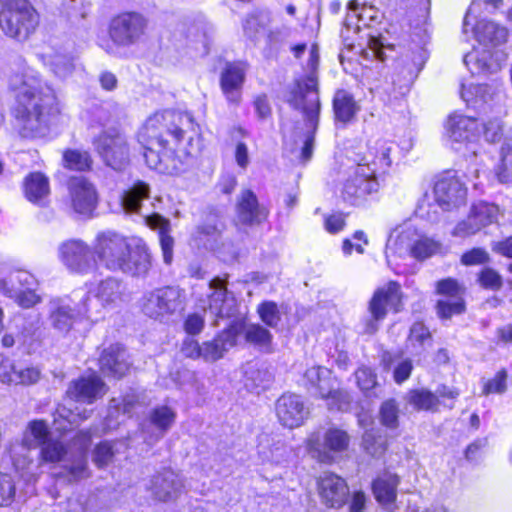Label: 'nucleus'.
Here are the masks:
<instances>
[{"label": "nucleus", "mask_w": 512, "mask_h": 512, "mask_svg": "<svg viewBox=\"0 0 512 512\" xmlns=\"http://www.w3.org/2000/svg\"><path fill=\"white\" fill-rule=\"evenodd\" d=\"M149 168L163 174L177 173L181 164L202 148L199 127L184 112L165 110L150 116L138 134Z\"/></svg>", "instance_id": "1"}, {"label": "nucleus", "mask_w": 512, "mask_h": 512, "mask_svg": "<svg viewBox=\"0 0 512 512\" xmlns=\"http://www.w3.org/2000/svg\"><path fill=\"white\" fill-rule=\"evenodd\" d=\"M7 84L15 100L12 114L20 135H44L51 119L61 112L55 90L23 59L10 68Z\"/></svg>", "instance_id": "2"}, {"label": "nucleus", "mask_w": 512, "mask_h": 512, "mask_svg": "<svg viewBox=\"0 0 512 512\" xmlns=\"http://www.w3.org/2000/svg\"><path fill=\"white\" fill-rule=\"evenodd\" d=\"M94 253L107 269L132 276H143L151 267V256L142 240L129 241L113 231L97 234Z\"/></svg>", "instance_id": "3"}, {"label": "nucleus", "mask_w": 512, "mask_h": 512, "mask_svg": "<svg viewBox=\"0 0 512 512\" xmlns=\"http://www.w3.org/2000/svg\"><path fill=\"white\" fill-rule=\"evenodd\" d=\"M393 143L377 140L369 145L368 152L360 159L343 184L342 197L352 205L361 204L368 195L379 189L377 173L385 172L392 161Z\"/></svg>", "instance_id": "4"}, {"label": "nucleus", "mask_w": 512, "mask_h": 512, "mask_svg": "<svg viewBox=\"0 0 512 512\" xmlns=\"http://www.w3.org/2000/svg\"><path fill=\"white\" fill-rule=\"evenodd\" d=\"M319 62L318 47L313 45L310 50L308 66L311 74L305 79L298 81L288 99L289 104L301 110L305 120L308 133L301 148L300 158L303 162L311 159L314 147V133L317 130L320 115V99L318 94L317 78L314 75Z\"/></svg>", "instance_id": "5"}, {"label": "nucleus", "mask_w": 512, "mask_h": 512, "mask_svg": "<svg viewBox=\"0 0 512 512\" xmlns=\"http://www.w3.org/2000/svg\"><path fill=\"white\" fill-rule=\"evenodd\" d=\"M0 29L3 34L19 43L35 34L40 16L29 0H0Z\"/></svg>", "instance_id": "6"}, {"label": "nucleus", "mask_w": 512, "mask_h": 512, "mask_svg": "<svg viewBox=\"0 0 512 512\" xmlns=\"http://www.w3.org/2000/svg\"><path fill=\"white\" fill-rule=\"evenodd\" d=\"M38 286L37 278L25 269L11 266L1 270L0 293L24 309H30L42 301L36 292Z\"/></svg>", "instance_id": "7"}, {"label": "nucleus", "mask_w": 512, "mask_h": 512, "mask_svg": "<svg viewBox=\"0 0 512 512\" xmlns=\"http://www.w3.org/2000/svg\"><path fill=\"white\" fill-rule=\"evenodd\" d=\"M146 27L147 21L139 13L126 12L115 16L110 21L108 29L112 45H108L106 51L118 55L119 48L136 45L143 38Z\"/></svg>", "instance_id": "8"}, {"label": "nucleus", "mask_w": 512, "mask_h": 512, "mask_svg": "<svg viewBox=\"0 0 512 512\" xmlns=\"http://www.w3.org/2000/svg\"><path fill=\"white\" fill-rule=\"evenodd\" d=\"M87 296L82 303H75L68 297H56L47 303V322L57 333L65 335L73 327L74 323L87 316L90 309L87 305Z\"/></svg>", "instance_id": "9"}, {"label": "nucleus", "mask_w": 512, "mask_h": 512, "mask_svg": "<svg viewBox=\"0 0 512 512\" xmlns=\"http://www.w3.org/2000/svg\"><path fill=\"white\" fill-rule=\"evenodd\" d=\"M349 444V434L334 427L327 429L322 437L319 433H312L306 441L308 452L323 463L333 462L338 455L348 449Z\"/></svg>", "instance_id": "10"}, {"label": "nucleus", "mask_w": 512, "mask_h": 512, "mask_svg": "<svg viewBox=\"0 0 512 512\" xmlns=\"http://www.w3.org/2000/svg\"><path fill=\"white\" fill-rule=\"evenodd\" d=\"M401 298L400 285L397 282L390 281L385 286L378 288L369 301L370 318L365 321L364 332L375 333L379 328V322L386 317L388 310L398 312Z\"/></svg>", "instance_id": "11"}, {"label": "nucleus", "mask_w": 512, "mask_h": 512, "mask_svg": "<svg viewBox=\"0 0 512 512\" xmlns=\"http://www.w3.org/2000/svg\"><path fill=\"white\" fill-rule=\"evenodd\" d=\"M185 303V291L176 286H168L145 295L142 309L147 316L157 319L183 310Z\"/></svg>", "instance_id": "12"}, {"label": "nucleus", "mask_w": 512, "mask_h": 512, "mask_svg": "<svg viewBox=\"0 0 512 512\" xmlns=\"http://www.w3.org/2000/svg\"><path fill=\"white\" fill-rule=\"evenodd\" d=\"M446 132L451 147L466 155V151L473 156L477 154L476 141L479 138V124L475 118L464 115H452L446 123Z\"/></svg>", "instance_id": "13"}, {"label": "nucleus", "mask_w": 512, "mask_h": 512, "mask_svg": "<svg viewBox=\"0 0 512 512\" xmlns=\"http://www.w3.org/2000/svg\"><path fill=\"white\" fill-rule=\"evenodd\" d=\"M58 254L60 261L72 273L87 274L96 267L91 248L82 240L71 239L61 243Z\"/></svg>", "instance_id": "14"}, {"label": "nucleus", "mask_w": 512, "mask_h": 512, "mask_svg": "<svg viewBox=\"0 0 512 512\" xmlns=\"http://www.w3.org/2000/svg\"><path fill=\"white\" fill-rule=\"evenodd\" d=\"M94 146L113 169L120 170L129 162L130 149L126 137L115 130L100 134L94 140Z\"/></svg>", "instance_id": "15"}, {"label": "nucleus", "mask_w": 512, "mask_h": 512, "mask_svg": "<svg viewBox=\"0 0 512 512\" xmlns=\"http://www.w3.org/2000/svg\"><path fill=\"white\" fill-rule=\"evenodd\" d=\"M499 208L487 202H479L471 207L467 219L459 222L453 230L454 236L467 237L474 235L482 228L497 221Z\"/></svg>", "instance_id": "16"}, {"label": "nucleus", "mask_w": 512, "mask_h": 512, "mask_svg": "<svg viewBox=\"0 0 512 512\" xmlns=\"http://www.w3.org/2000/svg\"><path fill=\"white\" fill-rule=\"evenodd\" d=\"M420 234L411 224H405L395 229L389 236L386 243V251H391L400 256L403 255H423L418 251L419 245H426V248L432 249L434 246L430 242L421 241L417 244Z\"/></svg>", "instance_id": "17"}, {"label": "nucleus", "mask_w": 512, "mask_h": 512, "mask_svg": "<svg viewBox=\"0 0 512 512\" xmlns=\"http://www.w3.org/2000/svg\"><path fill=\"white\" fill-rule=\"evenodd\" d=\"M464 290V287L452 278H447L437 283L438 293L445 297V299H441L437 303L438 315L441 318L448 319L464 311Z\"/></svg>", "instance_id": "18"}, {"label": "nucleus", "mask_w": 512, "mask_h": 512, "mask_svg": "<svg viewBox=\"0 0 512 512\" xmlns=\"http://www.w3.org/2000/svg\"><path fill=\"white\" fill-rule=\"evenodd\" d=\"M275 412L280 424L289 429L301 426L309 414L301 397L295 394H283L275 403Z\"/></svg>", "instance_id": "19"}, {"label": "nucleus", "mask_w": 512, "mask_h": 512, "mask_svg": "<svg viewBox=\"0 0 512 512\" xmlns=\"http://www.w3.org/2000/svg\"><path fill=\"white\" fill-rule=\"evenodd\" d=\"M71 206L76 213L90 215L97 205L94 185L83 176L72 177L68 183Z\"/></svg>", "instance_id": "20"}, {"label": "nucleus", "mask_w": 512, "mask_h": 512, "mask_svg": "<svg viewBox=\"0 0 512 512\" xmlns=\"http://www.w3.org/2000/svg\"><path fill=\"white\" fill-rule=\"evenodd\" d=\"M434 195L442 209L451 210L465 204L467 189L457 177L444 176L436 181Z\"/></svg>", "instance_id": "21"}, {"label": "nucleus", "mask_w": 512, "mask_h": 512, "mask_svg": "<svg viewBox=\"0 0 512 512\" xmlns=\"http://www.w3.org/2000/svg\"><path fill=\"white\" fill-rule=\"evenodd\" d=\"M184 488L182 478L172 470L157 473L150 480L148 490L153 497L162 502L176 500Z\"/></svg>", "instance_id": "22"}, {"label": "nucleus", "mask_w": 512, "mask_h": 512, "mask_svg": "<svg viewBox=\"0 0 512 512\" xmlns=\"http://www.w3.org/2000/svg\"><path fill=\"white\" fill-rule=\"evenodd\" d=\"M107 391L103 380L91 374L87 377H81L70 383L67 389V395L78 402L92 404L99 398H102Z\"/></svg>", "instance_id": "23"}, {"label": "nucleus", "mask_w": 512, "mask_h": 512, "mask_svg": "<svg viewBox=\"0 0 512 512\" xmlns=\"http://www.w3.org/2000/svg\"><path fill=\"white\" fill-rule=\"evenodd\" d=\"M227 282L220 277L213 278L209 283L212 293L209 295L208 310L217 318L232 316L236 311V300L227 291Z\"/></svg>", "instance_id": "24"}, {"label": "nucleus", "mask_w": 512, "mask_h": 512, "mask_svg": "<svg viewBox=\"0 0 512 512\" xmlns=\"http://www.w3.org/2000/svg\"><path fill=\"white\" fill-rule=\"evenodd\" d=\"M241 326L238 324H230L213 340L206 341L202 344V359L208 362H214L222 358L224 354L237 344L240 335Z\"/></svg>", "instance_id": "25"}, {"label": "nucleus", "mask_w": 512, "mask_h": 512, "mask_svg": "<svg viewBox=\"0 0 512 512\" xmlns=\"http://www.w3.org/2000/svg\"><path fill=\"white\" fill-rule=\"evenodd\" d=\"M318 488L321 499L329 507L339 508L347 500L348 487L336 474L324 473L318 481Z\"/></svg>", "instance_id": "26"}, {"label": "nucleus", "mask_w": 512, "mask_h": 512, "mask_svg": "<svg viewBox=\"0 0 512 512\" xmlns=\"http://www.w3.org/2000/svg\"><path fill=\"white\" fill-rule=\"evenodd\" d=\"M237 220L244 225H259L267 219L268 210L259 204L251 190L241 192L236 206Z\"/></svg>", "instance_id": "27"}, {"label": "nucleus", "mask_w": 512, "mask_h": 512, "mask_svg": "<svg viewBox=\"0 0 512 512\" xmlns=\"http://www.w3.org/2000/svg\"><path fill=\"white\" fill-rule=\"evenodd\" d=\"M99 365L105 376L114 378L123 377L130 368L126 350L119 344L111 345L103 350Z\"/></svg>", "instance_id": "28"}, {"label": "nucleus", "mask_w": 512, "mask_h": 512, "mask_svg": "<svg viewBox=\"0 0 512 512\" xmlns=\"http://www.w3.org/2000/svg\"><path fill=\"white\" fill-rule=\"evenodd\" d=\"M89 293H92L103 307L115 308L125 301L126 287L118 279L109 277L99 282Z\"/></svg>", "instance_id": "29"}, {"label": "nucleus", "mask_w": 512, "mask_h": 512, "mask_svg": "<svg viewBox=\"0 0 512 512\" xmlns=\"http://www.w3.org/2000/svg\"><path fill=\"white\" fill-rule=\"evenodd\" d=\"M464 64L473 75H488L500 69V63L486 48H475L464 56Z\"/></svg>", "instance_id": "30"}, {"label": "nucleus", "mask_w": 512, "mask_h": 512, "mask_svg": "<svg viewBox=\"0 0 512 512\" xmlns=\"http://www.w3.org/2000/svg\"><path fill=\"white\" fill-rule=\"evenodd\" d=\"M90 442L91 435L88 431H81L75 437L74 444L78 446L79 452L70 464L65 466L70 480L76 481L89 476L86 451Z\"/></svg>", "instance_id": "31"}, {"label": "nucleus", "mask_w": 512, "mask_h": 512, "mask_svg": "<svg viewBox=\"0 0 512 512\" xmlns=\"http://www.w3.org/2000/svg\"><path fill=\"white\" fill-rule=\"evenodd\" d=\"M246 65L241 62L229 63L221 74V87L231 102H238L239 93L245 79Z\"/></svg>", "instance_id": "32"}, {"label": "nucleus", "mask_w": 512, "mask_h": 512, "mask_svg": "<svg viewBox=\"0 0 512 512\" xmlns=\"http://www.w3.org/2000/svg\"><path fill=\"white\" fill-rule=\"evenodd\" d=\"M145 222L151 229L158 231L163 260L166 264H171L173 261L174 239L170 235L169 220L154 213L146 216Z\"/></svg>", "instance_id": "33"}, {"label": "nucleus", "mask_w": 512, "mask_h": 512, "mask_svg": "<svg viewBox=\"0 0 512 512\" xmlns=\"http://www.w3.org/2000/svg\"><path fill=\"white\" fill-rule=\"evenodd\" d=\"M40 317L35 313H17L9 324V330L16 333L17 341L28 344L39 329Z\"/></svg>", "instance_id": "34"}, {"label": "nucleus", "mask_w": 512, "mask_h": 512, "mask_svg": "<svg viewBox=\"0 0 512 512\" xmlns=\"http://www.w3.org/2000/svg\"><path fill=\"white\" fill-rule=\"evenodd\" d=\"M461 98L467 103L478 101L489 102L501 97L503 88L501 85L473 84L461 85Z\"/></svg>", "instance_id": "35"}, {"label": "nucleus", "mask_w": 512, "mask_h": 512, "mask_svg": "<svg viewBox=\"0 0 512 512\" xmlns=\"http://www.w3.org/2000/svg\"><path fill=\"white\" fill-rule=\"evenodd\" d=\"M475 36L484 46H497L506 41L507 30L495 22L480 20L475 27Z\"/></svg>", "instance_id": "36"}, {"label": "nucleus", "mask_w": 512, "mask_h": 512, "mask_svg": "<svg viewBox=\"0 0 512 512\" xmlns=\"http://www.w3.org/2000/svg\"><path fill=\"white\" fill-rule=\"evenodd\" d=\"M399 478L396 474L384 473L374 480L372 484L373 494L376 500L383 504H392L396 499V489Z\"/></svg>", "instance_id": "37"}, {"label": "nucleus", "mask_w": 512, "mask_h": 512, "mask_svg": "<svg viewBox=\"0 0 512 512\" xmlns=\"http://www.w3.org/2000/svg\"><path fill=\"white\" fill-rule=\"evenodd\" d=\"M271 22L270 14L256 11L246 16L243 21V33L251 41L256 42L262 37Z\"/></svg>", "instance_id": "38"}, {"label": "nucleus", "mask_w": 512, "mask_h": 512, "mask_svg": "<svg viewBox=\"0 0 512 512\" xmlns=\"http://www.w3.org/2000/svg\"><path fill=\"white\" fill-rule=\"evenodd\" d=\"M26 198L33 203H41L49 195L48 179L40 172L29 174L24 182Z\"/></svg>", "instance_id": "39"}, {"label": "nucleus", "mask_w": 512, "mask_h": 512, "mask_svg": "<svg viewBox=\"0 0 512 512\" xmlns=\"http://www.w3.org/2000/svg\"><path fill=\"white\" fill-rule=\"evenodd\" d=\"M245 386L250 390L266 389L273 381L272 372L257 363H249L244 370Z\"/></svg>", "instance_id": "40"}, {"label": "nucleus", "mask_w": 512, "mask_h": 512, "mask_svg": "<svg viewBox=\"0 0 512 512\" xmlns=\"http://www.w3.org/2000/svg\"><path fill=\"white\" fill-rule=\"evenodd\" d=\"M333 109L335 118L346 123L355 116L359 108L351 94L345 90H339L333 99Z\"/></svg>", "instance_id": "41"}, {"label": "nucleus", "mask_w": 512, "mask_h": 512, "mask_svg": "<svg viewBox=\"0 0 512 512\" xmlns=\"http://www.w3.org/2000/svg\"><path fill=\"white\" fill-rule=\"evenodd\" d=\"M241 326V333H244L245 340L259 348L268 350L272 343V334L269 330L259 324L243 325L239 322H233Z\"/></svg>", "instance_id": "42"}, {"label": "nucleus", "mask_w": 512, "mask_h": 512, "mask_svg": "<svg viewBox=\"0 0 512 512\" xmlns=\"http://www.w3.org/2000/svg\"><path fill=\"white\" fill-rule=\"evenodd\" d=\"M176 414L168 406H159L154 408L149 414V423L155 427L157 433L154 435V440H158L165 432L170 429L175 421Z\"/></svg>", "instance_id": "43"}, {"label": "nucleus", "mask_w": 512, "mask_h": 512, "mask_svg": "<svg viewBox=\"0 0 512 512\" xmlns=\"http://www.w3.org/2000/svg\"><path fill=\"white\" fill-rule=\"evenodd\" d=\"M149 194V186L142 181H138L124 192L122 196V206L126 212H138L141 207V202L147 199Z\"/></svg>", "instance_id": "44"}, {"label": "nucleus", "mask_w": 512, "mask_h": 512, "mask_svg": "<svg viewBox=\"0 0 512 512\" xmlns=\"http://www.w3.org/2000/svg\"><path fill=\"white\" fill-rule=\"evenodd\" d=\"M407 401L416 410H435L439 404L436 394L426 389H415L407 394Z\"/></svg>", "instance_id": "45"}, {"label": "nucleus", "mask_w": 512, "mask_h": 512, "mask_svg": "<svg viewBox=\"0 0 512 512\" xmlns=\"http://www.w3.org/2000/svg\"><path fill=\"white\" fill-rule=\"evenodd\" d=\"M45 65L58 78L64 79L70 76L74 70V64L66 55L53 54L45 56Z\"/></svg>", "instance_id": "46"}, {"label": "nucleus", "mask_w": 512, "mask_h": 512, "mask_svg": "<svg viewBox=\"0 0 512 512\" xmlns=\"http://www.w3.org/2000/svg\"><path fill=\"white\" fill-rule=\"evenodd\" d=\"M321 398L327 401V406L330 410L346 411L348 410L351 402L349 393L345 390H329L321 391Z\"/></svg>", "instance_id": "47"}, {"label": "nucleus", "mask_w": 512, "mask_h": 512, "mask_svg": "<svg viewBox=\"0 0 512 512\" xmlns=\"http://www.w3.org/2000/svg\"><path fill=\"white\" fill-rule=\"evenodd\" d=\"M64 166L76 171H84L91 168L92 160L87 152L67 150L63 154Z\"/></svg>", "instance_id": "48"}, {"label": "nucleus", "mask_w": 512, "mask_h": 512, "mask_svg": "<svg viewBox=\"0 0 512 512\" xmlns=\"http://www.w3.org/2000/svg\"><path fill=\"white\" fill-rule=\"evenodd\" d=\"M431 334L429 330L422 323H414L410 328L408 337V345L411 346L416 353L419 349L424 347L426 343H430Z\"/></svg>", "instance_id": "49"}, {"label": "nucleus", "mask_w": 512, "mask_h": 512, "mask_svg": "<svg viewBox=\"0 0 512 512\" xmlns=\"http://www.w3.org/2000/svg\"><path fill=\"white\" fill-rule=\"evenodd\" d=\"M261 320L269 327H276L281 320L278 306L275 302L265 301L257 309Z\"/></svg>", "instance_id": "50"}, {"label": "nucleus", "mask_w": 512, "mask_h": 512, "mask_svg": "<svg viewBox=\"0 0 512 512\" xmlns=\"http://www.w3.org/2000/svg\"><path fill=\"white\" fill-rule=\"evenodd\" d=\"M113 457V446L108 441L99 443L92 453V461L98 468H104L109 465Z\"/></svg>", "instance_id": "51"}, {"label": "nucleus", "mask_w": 512, "mask_h": 512, "mask_svg": "<svg viewBox=\"0 0 512 512\" xmlns=\"http://www.w3.org/2000/svg\"><path fill=\"white\" fill-rule=\"evenodd\" d=\"M362 445L365 451L373 457H379L386 451L385 441L381 437H376L373 431L364 433Z\"/></svg>", "instance_id": "52"}, {"label": "nucleus", "mask_w": 512, "mask_h": 512, "mask_svg": "<svg viewBox=\"0 0 512 512\" xmlns=\"http://www.w3.org/2000/svg\"><path fill=\"white\" fill-rule=\"evenodd\" d=\"M399 408L397 403L389 399L381 405L380 419L383 425L395 428L398 425Z\"/></svg>", "instance_id": "53"}, {"label": "nucleus", "mask_w": 512, "mask_h": 512, "mask_svg": "<svg viewBox=\"0 0 512 512\" xmlns=\"http://www.w3.org/2000/svg\"><path fill=\"white\" fill-rule=\"evenodd\" d=\"M65 453L62 443L54 440H48L41 448L42 459L46 462L60 461Z\"/></svg>", "instance_id": "54"}, {"label": "nucleus", "mask_w": 512, "mask_h": 512, "mask_svg": "<svg viewBox=\"0 0 512 512\" xmlns=\"http://www.w3.org/2000/svg\"><path fill=\"white\" fill-rule=\"evenodd\" d=\"M16 493L15 483L8 474L0 473V506L9 505Z\"/></svg>", "instance_id": "55"}, {"label": "nucleus", "mask_w": 512, "mask_h": 512, "mask_svg": "<svg viewBox=\"0 0 512 512\" xmlns=\"http://www.w3.org/2000/svg\"><path fill=\"white\" fill-rule=\"evenodd\" d=\"M358 387L365 393L377 386V376L368 367H361L355 372Z\"/></svg>", "instance_id": "56"}, {"label": "nucleus", "mask_w": 512, "mask_h": 512, "mask_svg": "<svg viewBox=\"0 0 512 512\" xmlns=\"http://www.w3.org/2000/svg\"><path fill=\"white\" fill-rule=\"evenodd\" d=\"M507 371L505 369L497 372L493 379L488 380L483 387V394L488 395L491 393L502 394L507 389Z\"/></svg>", "instance_id": "57"}, {"label": "nucleus", "mask_w": 512, "mask_h": 512, "mask_svg": "<svg viewBox=\"0 0 512 512\" xmlns=\"http://www.w3.org/2000/svg\"><path fill=\"white\" fill-rule=\"evenodd\" d=\"M329 374V371L322 367H311L306 370L304 377L307 381L315 388L318 389L319 395L321 396V391L325 392L327 388L324 386L326 382V375Z\"/></svg>", "instance_id": "58"}, {"label": "nucleus", "mask_w": 512, "mask_h": 512, "mask_svg": "<svg viewBox=\"0 0 512 512\" xmlns=\"http://www.w3.org/2000/svg\"><path fill=\"white\" fill-rule=\"evenodd\" d=\"M18 366L9 358L0 362V381L7 385H16L18 379Z\"/></svg>", "instance_id": "59"}, {"label": "nucleus", "mask_w": 512, "mask_h": 512, "mask_svg": "<svg viewBox=\"0 0 512 512\" xmlns=\"http://www.w3.org/2000/svg\"><path fill=\"white\" fill-rule=\"evenodd\" d=\"M204 325V313H191L185 319L184 329L189 335H197L203 330Z\"/></svg>", "instance_id": "60"}, {"label": "nucleus", "mask_w": 512, "mask_h": 512, "mask_svg": "<svg viewBox=\"0 0 512 512\" xmlns=\"http://www.w3.org/2000/svg\"><path fill=\"white\" fill-rule=\"evenodd\" d=\"M489 261V254L482 248H473L464 253L461 262L464 265H480Z\"/></svg>", "instance_id": "61"}, {"label": "nucleus", "mask_w": 512, "mask_h": 512, "mask_svg": "<svg viewBox=\"0 0 512 512\" xmlns=\"http://www.w3.org/2000/svg\"><path fill=\"white\" fill-rule=\"evenodd\" d=\"M479 281L485 288L496 290L502 285L501 276L491 268H485L479 275Z\"/></svg>", "instance_id": "62"}, {"label": "nucleus", "mask_w": 512, "mask_h": 512, "mask_svg": "<svg viewBox=\"0 0 512 512\" xmlns=\"http://www.w3.org/2000/svg\"><path fill=\"white\" fill-rule=\"evenodd\" d=\"M18 379L16 385H32L39 381L41 371L37 367H18Z\"/></svg>", "instance_id": "63"}, {"label": "nucleus", "mask_w": 512, "mask_h": 512, "mask_svg": "<svg viewBox=\"0 0 512 512\" xmlns=\"http://www.w3.org/2000/svg\"><path fill=\"white\" fill-rule=\"evenodd\" d=\"M29 433L33 436L36 445H43L48 439V428L43 421H33L29 426Z\"/></svg>", "instance_id": "64"}]
</instances>
